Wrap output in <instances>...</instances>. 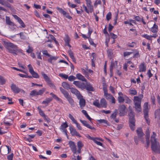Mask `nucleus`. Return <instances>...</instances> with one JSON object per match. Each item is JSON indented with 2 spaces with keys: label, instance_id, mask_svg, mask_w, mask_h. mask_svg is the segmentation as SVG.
Masks as SVG:
<instances>
[{
  "label": "nucleus",
  "instance_id": "f257e3e1",
  "mask_svg": "<svg viewBox=\"0 0 160 160\" xmlns=\"http://www.w3.org/2000/svg\"><path fill=\"white\" fill-rule=\"evenodd\" d=\"M152 135L151 136V148L152 150L155 152L160 153V147L158 142H157L155 138L156 133L153 132Z\"/></svg>",
  "mask_w": 160,
  "mask_h": 160
},
{
  "label": "nucleus",
  "instance_id": "f03ea898",
  "mask_svg": "<svg viewBox=\"0 0 160 160\" xmlns=\"http://www.w3.org/2000/svg\"><path fill=\"white\" fill-rule=\"evenodd\" d=\"M5 45L8 52L14 56L18 54L17 52H20V50L18 48V47L12 43L6 42Z\"/></svg>",
  "mask_w": 160,
  "mask_h": 160
},
{
  "label": "nucleus",
  "instance_id": "7ed1b4c3",
  "mask_svg": "<svg viewBox=\"0 0 160 160\" xmlns=\"http://www.w3.org/2000/svg\"><path fill=\"white\" fill-rule=\"evenodd\" d=\"M60 90L62 93L63 94L64 97L67 99L70 104L72 106L74 105V101L71 97L69 95L68 93L66 90L62 88H60Z\"/></svg>",
  "mask_w": 160,
  "mask_h": 160
},
{
  "label": "nucleus",
  "instance_id": "20e7f679",
  "mask_svg": "<svg viewBox=\"0 0 160 160\" xmlns=\"http://www.w3.org/2000/svg\"><path fill=\"white\" fill-rule=\"evenodd\" d=\"M41 74L43 76L45 81L47 82L48 85L52 89L55 90L56 89V87L54 85L52 82L50 78L45 74L44 72H41Z\"/></svg>",
  "mask_w": 160,
  "mask_h": 160
},
{
  "label": "nucleus",
  "instance_id": "39448f33",
  "mask_svg": "<svg viewBox=\"0 0 160 160\" xmlns=\"http://www.w3.org/2000/svg\"><path fill=\"white\" fill-rule=\"evenodd\" d=\"M118 110L119 112L120 116H123L127 114V108L124 105L119 106L118 108Z\"/></svg>",
  "mask_w": 160,
  "mask_h": 160
},
{
  "label": "nucleus",
  "instance_id": "423d86ee",
  "mask_svg": "<svg viewBox=\"0 0 160 160\" xmlns=\"http://www.w3.org/2000/svg\"><path fill=\"white\" fill-rule=\"evenodd\" d=\"M129 123H135V120L134 112L131 108L129 109Z\"/></svg>",
  "mask_w": 160,
  "mask_h": 160
},
{
  "label": "nucleus",
  "instance_id": "0eeeda50",
  "mask_svg": "<svg viewBox=\"0 0 160 160\" xmlns=\"http://www.w3.org/2000/svg\"><path fill=\"white\" fill-rule=\"evenodd\" d=\"M136 132L139 139L143 143H144V140L143 138L142 137H143L144 134L142 132V129L140 128H138L136 130Z\"/></svg>",
  "mask_w": 160,
  "mask_h": 160
},
{
  "label": "nucleus",
  "instance_id": "6e6552de",
  "mask_svg": "<svg viewBox=\"0 0 160 160\" xmlns=\"http://www.w3.org/2000/svg\"><path fill=\"white\" fill-rule=\"evenodd\" d=\"M157 101L159 106V108L155 111L154 112L155 118H159L160 119V97L158 95L157 97Z\"/></svg>",
  "mask_w": 160,
  "mask_h": 160
},
{
  "label": "nucleus",
  "instance_id": "1a4fd4ad",
  "mask_svg": "<svg viewBox=\"0 0 160 160\" xmlns=\"http://www.w3.org/2000/svg\"><path fill=\"white\" fill-rule=\"evenodd\" d=\"M69 144L73 153L77 154L76 146L75 142H74L70 141L69 142Z\"/></svg>",
  "mask_w": 160,
  "mask_h": 160
},
{
  "label": "nucleus",
  "instance_id": "9d476101",
  "mask_svg": "<svg viewBox=\"0 0 160 160\" xmlns=\"http://www.w3.org/2000/svg\"><path fill=\"white\" fill-rule=\"evenodd\" d=\"M69 129L70 133L72 136H76L79 137H81L80 135L77 131L73 126H71L69 127Z\"/></svg>",
  "mask_w": 160,
  "mask_h": 160
},
{
  "label": "nucleus",
  "instance_id": "9b49d317",
  "mask_svg": "<svg viewBox=\"0 0 160 160\" xmlns=\"http://www.w3.org/2000/svg\"><path fill=\"white\" fill-rule=\"evenodd\" d=\"M73 84L75 85L78 88H80L82 89H84L85 88V84L80 81H74L73 82Z\"/></svg>",
  "mask_w": 160,
  "mask_h": 160
},
{
  "label": "nucleus",
  "instance_id": "f8f14e48",
  "mask_svg": "<svg viewBox=\"0 0 160 160\" xmlns=\"http://www.w3.org/2000/svg\"><path fill=\"white\" fill-rule=\"evenodd\" d=\"M143 97V95L142 94H140L138 96H135L134 98V103H141Z\"/></svg>",
  "mask_w": 160,
  "mask_h": 160
},
{
  "label": "nucleus",
  "instance_id": "ddd939ff",
  "mask_svg": "<svg viewBox=\"0 0 160 160\" xmlns=\"http://www.w3.org/2000/svg\"><path fill=\"white\" fill-rule=\"evenodd\" d=\"M134 107L136 111L137 112H141L142 110L141 103H134Z\"/></svg>",
  "mask_w": 160,
  "mask_h": 160
},
{
  "label": "nucleus",
  "instance_id": "4468645a",
  "mask_svg": "<svg viewBox=\"0 0 160 160\" xmlns=\"http://www.w3.org/2000/svg\"><path fill=\"white\" fill-rule=\"evenodd\" d=\"M80 121L83 125L86 126L87 128L92 130H96V129L94 128L91 126L90 125L88 124L86 121L85 120H82L81 119L80 120Z\"/></svg>",
  "mask_w": 160,
  "mask_h": 160
},
{
  "label": "nucleus",
  "instance_id": "2eb2a0df",
  "mask_svg": "<svg viewBox=\"0 0 160 160\" xmlns=\"http://www.w3.org/2000/svg\"><path fill=\"white\" fill-rule=\"evenodd\" d=\"M6 146L8 149V153H7V152H6L7 149L6 148H3L2 150V154L1 153V147L0 148V151L1 152V154H2V155H6L7 154L10 153L11 151V148L10 147H9V146Z\"/></svg>",
  "mask_w": 160,
  "mask_h": 160
},
{
  "label": "nucleus",
  "instance_id": "dca6fc26",
  "mask_svg": "<svg viewBox=\"0 0 160 160\" xmlns=\"http://www.w3.org/2000/svg\"><path fill=\"white\" fill-rule=\"evenodd\" d=\"M11 89L14 93H18L20 91V89L15 84H12L11 87Z\"/></svg>",
  "mask_w": 160,
  "mask_h": 160
},
{
  "label": "nucleus",
  "instance_id": "f3484780",
  "mask_svg": "<svg viewBox=\"0 0 160 160\" xmlns=\"http://www.w3.org/2000/svg\"><path fill=\"white\" fill-rule=\"evenodd\" d=\"M70 89H71V92L72 93L75 94L78 98L81 96L79 92L77 89L73 88H71Z\"/></svg>",
  "mask_w": 160,
  "mask_h": 160
},
{
  "label": "nucleus",
  "instance_id": "a211bd4d",
  "mask_svg": "<svg viewBox=\"0 0 160 160\" xmlns=\"http://www.w3.org/2000/svg\"><path fill=\"white\" fill-rule=\"evenodd\" d=\"M148 102H146L144 103L143 106V112L144 115H148Z\"/></svg>",
  "mask_w": 160,
  "mask_h": 160
},
{
  "label": "nucleus",
  "instance_id": "6ab92c4d",
  "mask_svg": "<svg viewBox=\"0 0 160 160\" xmlns=\"http://www.w3.org/2000/svg\"><path fill=\"white\" fill-rule=\"evenodd\" d=\"M85 88L84 89H86L88 91H94L93 88L89 82L87 83L86 85L85 84Z\"/></svg>",
  "mask_w": 160,
  "mask_h": 160
},
{
  "label": "nucleus",
  "instance_id": "aec40b11",
  "mask_svg": "<svg viewBox=\"0 0 160 160\" xmlns=\"http://www.w3.org/2000/svg\"><path fill=\"white\" fill-rule=\"evenodd\" d=\"M6 22L7 24L11 26H14V23L10 20V18L9 17L6 16Z\"/></svg>",
  "mask_w": 160,
  "mask_h": 160
},
{
  "label": "nucleus",
  "instance_id": "412c9836",
  "mask_svg": "<svg viewBox=\"0 0 160 160\" xmlns=\"http://www.w3.org/2000/svg\"><path fill=\"white\" fill-rule=\"evenodd\" d=\"M118 67V62L117 61L114 62L113 61H112L111 62V65L110 67V69H112V70L113 69V68L114 67L115 68H117Z\"/></svg>",
  "mask_w": 160,
  "mask_h": 160
},
{
  "label": "nucleus",
  "instance_id": "4be33fe9",
  "mask_svg": "<svg viewBox=\"0 0 160 160\" xmlns=\"http://www.w3.org/2000/svg\"><path fill=\"white\" fill-rule=\"evenodd\" d=\"M100 108H106L107 106V103L106 100L104 98L102 99L100 102Z\"/></svg>",
  "mask_w": 160,
  "mask_h": 160
},
{
  "label": "nucleus",
  "instance_id": "5701e85b",
  "mask_svg": "<svg viewBox=\"0 0 160 160\" xmlns=\"http://www.w3.org/2000/svg\"><path fill=\"white\" fill-rule=\"evenodd\" d=\"M139 72H144L146 70V68L144 62L141 63L139 66Z\"/></svg>",
  "mask_w": 160,
  "mask_h": 160
},
{
  "label": "nucleus",
  "instance_id": "b1692460",
  "mask_svg": "<svg viewBox=\"0 0 160 160\" xmlns=\"http://www.w3.org/2000/svg\"><path fill=\"white\" fill-rule=\"evenodd\" d=\"M76 76L77 78L79 80L82 81H87V80L80 73L77 74Z\"/></svg>",
  "mask_w": 160,
  "mask_h": 160
},
{
  "label": "nucleus",
  "instance_id": "393cba45",
  "mask_svg": "<svg viewBox=\"0 0 160 160\" xmlns=\"http://www.w3.org/2000/svg\"><path fill=\"white\" fill-rule=\"evenodd\" d=\"M79 105L81 109L83 108L85 106V101L83 98H81L79 100Z\"/></svg>",
  "mask_w": 160,
  "mask_h": 160
},
{
  "label": "nucleus",
  "instance_id": "a878e982",
  "mask_svg": "<svg viewBox=\"0 0 160 160\" xmlns=\"http://www.w3.org/2000/svg\"><path fill=\"white\" fill-rule=\"evenodd\" d=\"M62 85L63 88L67 90L70 89L71 88L70 85L66 82H63L62 83Z\"/></svg>",
  "mask_w": 160,
  "mask_h": 160
},
{
  "label": "nucleus",
  "instance_id": "bb28decb",
  "mask_svg": "<svg viewBox=\"0 0 160 160\" xmlns=\"http://www.w3.org/2000/svg\"><path fill=\"white\" fill-rule=\"evenodd\" d=\"M151 31L153 33L157 32L158 31V26L155 23L153 26L151 28Z\"/></svg>",
  "mask_w": 160,
  "mask_h": 160
},
{
  "label": "nucleus",
  "instance_id": "cd10ccee",
  "mask_svg": "<svg viewBox=\"0 0 160 160\" xmlns=\"http://www.w3.org/2000/svg\"><path fill=\"white\" fill-rule=\"evenodd\" d=\"M97 121L100 123L104 124L105 126L109 125L108 121L106 120L101 119L100 120H98Z\"/></svg>",
  "mask_w": 160,
  "mask_h": 160
},
{
  "label": "nucleus",
  "instance_id": "c85d7f7f",
  "mask_svg": "<svg viewBox=\"0 0 160 160\" xmlns=\"http://www.w3.org/2000/svg\"><path fill=\"white\" fill-rule=\"evenodd\" d=\"M97 140H102V139L99 138H95L94 140H93V141L98 145L100 146H102V144L100 142L98 141Z\"/></svg>",
  "mask_w": 160,
  "mask_h": 160
},
{
  "label": "nucleus",
  "instance_id": "c756f323",
  "mask_svg": "<svg viewBox=\"0 0 160 160\" xmlns=\"http://www.w3.org/2000/svg\"><path fill=\"white\" fill-rule=\"evenodd\" d=\"M30 73L32 75V77L34 78H39V76L38 74L34 70L30 72Z\"/></svg>",
  "mask_w": 160,
  "mask_h": 160
},
{
  "label": "nucleus",
  "instance_id": "7c9ffc66",
  "mask_svg": "<svg viewBox=\"0 0 160 160\" xmlns=\"http://www.w3.org/2000/svg\"><path fill=\"white\" fill-rule=\"evenodd\" d=\"M50 95H51L52 97L58 101H59L60 102H62V100L59 98H58L56 95L54 94L53 93L51 92L50 93Z\"/></svg>",
  "mask_w": 160,
  "mask_h": 160
},
{
  "label": "nucleus",
  "instance_id": "2f4dec72",
  "mask_svg": "<svg viewBox=\"0 0 160 160\" xmlns=\"http://www.w3.org/2000/svg\"><path fill=\"white\" fill-rule=\"evenodd\" d=\"M135 19L138 22L142 21L144 24H146V22L144 21L143 18H141L139 16H137L135 17Z\"/></svg>",
  "mask_w": 160,
  "mask_h": 160
},
{
  "label": "nucleus",
  "instance_id": "473e14b6",
  "mask_svg": "<svg viewBox=\"0 0 160 160\" xmlns=\"http://www.w3.org/2000/svg\"><path fill=\"white\" fill-rule=\"evenodd\" d=\"M87 6L88 8V13L89 12H92L93 11V6L92 5V4L87 5Z\"/></svg>",
  "mask_w": 160,
  "mask_h": 160
},
{
  "label": "nucleus",
  "instance_id": "72a5a7b5",
  "mask_svg": "<svg viewBox=\"0 0 160 160\" xmlns=\"http://www.w3.org/2000/svg\"><path fill=\"white\" fill-rule=\"evenodd\" d=\"M68 126L67 123L66 122L63 123L61 125L60 127V129L62 130L68 127Z\"/></svg>",
  "mask_w": 160,
  "mask_h": 160
},
{
  "label": "nucleus",
  "instance_id": "f704fd0d",
  "mask_svg": "<svg viewBox=\"0 0 160 160\" xmlns=\"http://www.w3.org/2000/svg\"><path fill=\"white\" fill-rule=\"evenodd\" d=\"M50 58L48 60V62L52 63V60H56L58 58V57L51 56L50 57Z\"/></svg>",
  "mask_w": 160,
  "mask_h": 160
},
{
  "label": "nucleus",
  "instance_id": "c9c22d12",
  "mask_svg": "<svg viewBox=\"0 0 160 160\" xmlns=\"http://www.w3.org/2000/svg\"><path fill=\"white\" fill-rule=\"evenodd\" d=\"M52 100V99L51 98H47L42 102V103L43 104H48Z\"/></svg>",
  "mask_w": 160,
  "mask_h": 160
},
{
  "label": "nucleus",
  "instance_id": "e433bc0d",
  "mask_svg": "<svg viewBox=\"0 0 160 160\" xmlns=\"http://www.w3.org/2000/svg\"><path fill=\"white\" fill-rule=\"evenodd\" d=\"M118 110L115 109L113 113H112L111 115V117L113 119H114L116 117L117 114L118 113Z\"/></svg>",
  "mask_w": 160,
  "mask_h": 160
},
{
  "label": "nucleus",
  "instance_id": "4c0bfd02",
  "mask_svg": "<svg viewBox=\"0 0 160 160\" xmlns=\"http://www.w3.org/2000/svg\"><path fill=\"white\" fill-rule=\"evenodd\" d=\"M93 104L98 108H100V103H99V101L98 100L94 101L93 102Z\"/></svg>",
  "mask_w": 160,
  "mask_h": 160
},
{
  "label": "nucleus",
  "instance_id": "58836bf2",
  "mask_svg": "<svg viewBox=\"0 0 160 160\" xmlns=\"http://www.w3.org/2000/svg\"><path fill=\"white\" fill-rule=\"evenodd\" d=\"M6 80L2 76H0V84L3 85L5 84Z\"/></svg>",
  "mask_w": 160,
  "mask_h": 160
},
{
  "label": "nucleus",
  "instance_id": "ea45409f",
  "mask_svg": "<svg viewBox=\"0 0 160 160\" xmlns=\"http://www.w3.org/2000/svg\"><path fill=\"white\" fill-rule=\"evenodd\" d=\"M18 22L19 23V24H20L22 27L23 28H24L25 27V25L21 18L20 19H19V20L18 21Z\"/></svg>",
  "mask_w": 160,
  "mask_h": 160
},
{
  "label": "nucleus",
  "instance_id": "a19ab883",
  "mask_svg": "<svg viewBox=\"0 0 160 160\" xmlns=\"http://www.w3.org/2000/svg\"><path fill=\"white\" fill-rule=\"evenodd\" d=\"M142 36L148 40H152V38H151V36L148 35L147 34H143L142 35Z\"/></svg>",
  "mask_w": 160,
  "mask_h": 160
},
{
  "label": "nucleus",
  "instance_id": "79ce46f5",
  "mask_svg": "<svg viewBox=\"0 0 160 160\" xmlns=\"http://www.w3.org/2000/svg\"><path fill=\"white\" fill-rule=\"evenodd\" d=\"M78 148H82L83 146V144L81 141H79L77 143Z\"/></svg>",
  "mask_w": 160,
  "mask_h": 160
},
{
  "label": "nucleus",
  "instance_id": "37998d69",
  "mask_svg": "<svg viewBox=\"0 0 160 160\" xmlns=\"http://www.w3.org/2000/svg\"><path fill=\"white\" fill-rule=\"evenodd\" d=\"M118 100L119 103H122L124 102L125 99L122 96H120L118 97Z\"/></svg>",
  "mask_w": 160,
  "mask_h": 160
},
{
  "label": "nucleus",
  "instance_id": "c03bdc74",
  "mask_svg": "<svg viewBox=\"0 0 160 160\" xmlns=\"http://www.w3.org/2000/svg\"><path fill=\"white\" fill-rule=\"evenodd\" d=\"M150 131L149 128H147L146 131V138L149 139L150 137Z\"/></svg>",
  "mask_w": 160,
  "mask_h": 160
},
{
  "label": "nucleus",
  "instance_id": "a18cd8bd",
  "mask_svg": "<svg viewBox=\"0 0 160 160\" xmlns=\"http://www.w3.org/2000/svg\"><path fill=\"white\" fill-rule=\"evenodd\" d=\"M18 34L20 35V37L21 39L24 40L26 38V37L23 32H21Z\"/></svg>",
  "mask_w": 160,
  "mask_h": 160
},
{
  "label": "nucleus",
  "instance_id": "49530a36",
  "mask_svg": "<svg viewBox=\"0 0 160 160\" xmlns=\"http://www.w3.org/2000/svg\"><path fill=\"white\" fill-rule=\"evenodd\" d=\"M30 95L32 97L36 96V90H34L31 91L30 93Z\"/></svg>",
  "mask_w": 160,
  "mask_h": 160
},
{
  "label": "nucleus",
  "instance_id": "de8ad7c7",
  "mask_svg": "<svg viewBox=\"0 0 160 160\" xmlns=\"http://www.w3.org/2000/svg\"><path fill=\"white\" fill-rule=\"evenodd\" d=\"M59 76L62 78H63L66 79H67L68 78V75L62 73H60L59 74Z\"/></svg>",
  "mask_w": 160,
  "mask_h": 160
},
{
  "label": "nucleus",
  "instance_id": "09e8293b",
  "mask_svg": "<svg viewBox=\"0 0 160 160\" xmlns=\"http://www.w3.org/2000/svg\"><path fill=\"white\" fill-rule=\"evenodd\" d=\"M68 117L74 123L77 121L74 119L73 117L71 114H69Z\"/></svg>",
  "mask_w": 160,
  "mask_h": 160
},
{
  "label": "nucleus",
  "instance_id": "8fccbe9b",
  "mask_svg": "<svg viewBox=\"0 0 160 160\" xmlns=\"http://www.w3.org/2000/svg\"><path fill=\"white\" fill-rule=\"evenodd\" d=\"M104 95L107 99H111V97L112 96L110 94H108V93L104 94Z\"/></svg>",
  "mask_w": 160,
  "mask_h": 160
},
{
  "label": "nucleus",
  "instance_id": "3c124183",
  "mask_svg": "<svg viewBox=\"0 0 160 160\" xmlns=\"http://www.w3.org/2000/svg\"><path fill=\"white\" fill-rule=\"evenodd\" d=\"M57 10H58V11L62 13L63 15L64 14L65 12H66V11H64L62 8H59L58 7H57Z\"/></svg>",
  "mask_w": 160,
  "mask_h": 160
},
{
  "label": "nucleus",
  "instance_id": "603ef678",
  "mask_svg": "<svg viewBox=\"0 0 160 160\" xmlns=\"http://www.w3.org/2000/svg\"><path fill=\"white\" fill-rule=\"evenodd\" d=\"M103 90L104 92V94L108 93L107 87L105 84L103 85Z\"/></svg>",
  "mask_w": 160,
  "mask_h": 160
},
{
  "label": "nucleus",
  "instance_id": "864d4df0",
  "mask_svg": "<svg viewBox=\"0 0 160 160\" xmlns=\"http://www.w3.org/2000/svg\"><path fill=\"white\" fill-rule=\"evenodd\" d=\"M110 36L111 37V38L113 39H115L118 36L116 35L115 34L113 33L110 32Z\"/></svg>",
  "mask_w": 160,
  "mask_h": 160
},
{
  "label": "nucleus",
  "instance_id": "5fc2aeb1",
  "mask_svg": "<svg viewBox=\"0 0 160 160\" xmlns=\"http://www.w3.org/2000/svg\"><path fill=\"white\" fill-rule=\"evenodd\" d=\"M112 14L111 12H108L106 15V18L107 20L109 21L111 19Z\"/></svg>",
  "mask_w": 160,
  "mask_h": 160
},
{
  "label": "nucleus",
  "instance_id": "6e6d98bb",
  "mask_svg": "<svg viewBox=\"0 0 160 160\" xmlns=\"http://www.w3.org/2000/svg\"><path fill=\"white\" fill-rule=\"evenodd\" d=\"M68 80L70 81H72L74 80H75L76 79V78L75 77L71 75L68 78Z\"/></svg>",
  "mask_w": 160,
  "mask_h": 160
},
{
  "label": "nucleus",
  "instance_id": "4d7b16f0",
  "mask_svg": "<svg viewBox=\"0 0 160 160\" xmlns=\"http://www.w3.org/2000/svg\"><path fill=\"white\" fill-rule=\"evenodd\" d=\"M38 109L39 114L40 115L43 117L46 116V115L44 114V112L41 109L38 108Z\"/></svg>",
  "mask_w": 160,
  "mask_h": 160
},
{
  "label": "nucleus",
  "instance_id": "13d9d810",
  "mask_svg": "<svg viewBox=\"0 0 160 160\" xmlns=\"http://www.w3.org/2000/svg\"><path fill=\"white\" fill-rule=\"evenodd\" d=\"M14 155L13 153L7 156V159L8 160H12Z\"/></svg>",
  "mask_w": 160,
  "mask_h": 160
},
{
  "label": "nucleus",
  "instance_id": "bf43d9fd",
  "mask_svg": "<svg viewBox=\"0 0 160 160\" xmlns=\"http://www.w3.org/2000/svg\"><path fill=\"white\" fill-rule=\"evenodd\" d=\"M129 126L131 129L132 131H134L135 128V123H129Z\"/></svg>",
  "mask_w": 160,
  "mask_h": 160
},
{
  "label": "nucleus",
  "instance_id": "052dcab7",
  "mask_svg": "<svg viewBox=\"0 0 160 160\" xmlns=\"http://www.w3.org/2000/svg\"><path fill=\"white\" fill-rule=\"evenodd\" d=\"M107 53L108 56L111 57L113 54L112 50V49L108 50L107 51Z\"/></svg>",
  "mask_w": 160,
  "mask_h": 160
},
{
  "label": "nucleus",
  "instance_id": "680f3d73",
  "mask_svg": "<svg viewBox=\"0 0 160 160\" xmlns=\"http://www.w3.org/2000/svg\"><path fill=\"white\" fill-rule=\"evenodd\" d=\"M144 118L146 120L147 123L149 125L150 123V121L149 120L148 115H144Z\"/></svg>",
  "mask_w": 160,
  "mask_h": 160
},
{
  "label": "nucleus",
  "instance_id": "e2e57ef3",
  "mask_svg": "<svg viewBox=\"0 0 160 160\" xmlns=\"http://www.w3.org/2000/svg\"><path fill=\"white\" fill-rule=\"evenodd\" d=\"M63 15L69 19H71L72 18V17L69 15V14L68 13H67L66 12H65L64 14H63Z\"/></svg>",
  "mask_w": 160,
  "mask_h": 160
},
{
  "label": "nucleus",
  "instance_id": "0e129e2a",
  "mask_svg": "<svg viewBox=\"0 0 160 160\" xmlns=\"http://www.w3.org/2000/svg\"><path fill=\"white\" fill-rule=\"evenodd\" d=\"M68 5L70 7L72 8H75L77 7V5H76L72 4L69 2H68Z\"/></svg>",
  "mask_w": 160,
  "mask_h": 160
},
{
  "label": "nucleus",
  "instance_id": "69168bd1",
  "mask_svg": "<svg viewBox=\"0 0 160 160\" xmlns=\"http://www.w3.org/2000/svg\"><path fill=\"white\" fill-rule=\"evenodd\" d=\"M88 40L90 44L91 45H92L94 46H96L95 44L94 43L93 40L91 39V38L90 37H88Z\"/></svg>",
  "mask_w": 160,
  "mask_h": 160
},
{
  "label": "nucleus",
  "instance_id": "338daca9",
  "mask_svg": "<svg viewBox=\"0 0 160 160\" xmlns=\"http://www.w3.org/2000/svg\"><path fill=\"white\" fill-rule=\"evenodd\" d=\"M129 92L130 94L133 95H136L137 93L136 91L135 90H130Z\"/></svg>",
  "mask_w": 160,
  "mask_h": 160
},
{
  "label": "nucleus",
  "instance_id": "774afa93",
  "mask_svg": "<svg viewBox=\"0 0 160 160\" xmlns=\"http://www.w3.org/2000/svg\"><path fill=\"white\" fill-rule=\"evenodd\" d=\"M28 48L26 52L28 53H30L33 51V48L29 46H28Z\"/></svg>",
  "mask_w": 160,
  "mask_h": 160
}]
</instances>
